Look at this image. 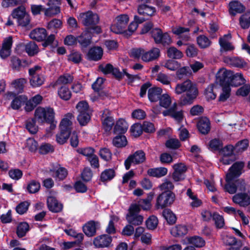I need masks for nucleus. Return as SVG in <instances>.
<instances>
[{
  "instance_id": "obj_55",
  "label": "nucleus",
  "mask_w": 250,
  "mask_h": 250,
  "mask_svg": "<svg viewBox=\"0 0 250 250\" xmlns=\"http://www.w3.org/2000/svg\"><path fill=\"white\" fill-rule=\"evenodd\" d=\"M113 144L118 147L125 146L127 144L126 139L125 136H117L113 139Z\"/></svg>"
},
{
  "instance_id": "obj_27",
  "label": "nucleus",
  "mask_w": 250,
  "mask_h": 250,
  "mask_svg": "<svg viewBox=\"0 0 250 250\" xmlns=\"http://www.w3.org/2000/svg\"><path fill=\"white\" fill-rule=\"evenodd\" d=\"M188 231V228L185 225H179L171 228V234L175 237H181L186 235Z\"/></svg>"
},
{
  "instance_id": "obj_16",
  "label": "nucleus",
  "mask_w": 250,
  "mask_h": 250,
  "mask_svg": "<svg viewBox=\"0 0 250 250\" xmlns=\"http://www.w3.org/2000/svg\"><path fill=\"white\" fill-rule=\"evenodd\" d=\"M233 201L241 207H245L250 205V193H241L235 195L232 198Z\"/></svg>"
},
{
  "instance_id": "obj_23",
  "label": "nucleus",
  "mask_w": 250,
  "mask_h": 250,
  "mask_svg": "<svg viewBox=\"0 0 250 250\" xmlns=\"http://www.w3.org/2000/svg\"><path fill=\"white\" fill-rule=\"evenodd\" d=\"M103 54V51L101 47H94L91 48L87 54V58L93 61H98L101 59Z\"/></svg>"
},
{
  "instance_id": "obj_15",
  "label": "nucleus",
  "mask_w": 250,
  "mask_h": 250,
  "mask_svg": "<svg viewBox=\"0 0 250 250\" xmlns=\"http://www.w3.org/2000/svg\"><path fill=\"white\" fill-rule=\"evenodd\" d=\"M60 1L59 0H50L48 2V8L45 9L44 15L51 17L60 12Z\"/></svg>"
},
{
  "instance_id": "obj_49",
  "label": "nucleus",
  "mask_w": 250,
  "mask_h": 250,
  "mask_svg": "<svg viewBox=\"0 0 250 250\" xmlns=\"http://www.w3.org/2000/svg\"><path fill=\"white\" fill-rule=\"evenodd\" d=\"M163 215L168 224H173L176 222V217L170 209H165L163 211Z\"/></svg>"
},
{
  "instance_id": "obj_39",
  "label": "nucleus",
  "mask_w": 250,
  "mask_h": 250,
  "mask_svg": "<svg viewBox=\"0 0 250 250\" xmlns=\"http://www.w3.org/2000/svg\"><path fill=\"white\" fill-rule=\"evenodd\" d=\"M27 80L24 78H19L14 80L11 83V86L18 92H21Z\"/></svg>"
},
{
  "instance_id": "obj_43",
  "label": "nucleus",
  "mask_w": 250,
  "mask_h": 250,
  "mask_svg": "<svg viewBox=\"0 0 250 250\" xmlns=\"http://www.w3.org/2000/svg\"><path fill=\"white\" fill-rule=\"evenodd\" d=\"M119 218L116 215H111L110 219L106 229V232L108 234H113L116 232L114 223L117 222Z\"/></svg>"
},
{
  "instance_id": "obj_10",
  "label": "nucleus",
  "mask_w": 250,
  "mask_h": 250,
  "mask_svg": "<svg viewBox=\"0 0 250 250\" xmlns=\"http://www.w3.org/2000/svg\"><path fill=\"white\" fill-rule=\"evenodd\" d=\"M146 160V154L142 150L136 151L133 155H130L125 161V166L126 169H129L131 165H137L142 163Z\"/></svg>"
},
{
  "instance_id": "obj_56",
  "label": "nucleus",
  "mask_w": 250,
  "mask_h": 250,
  "mask_svg": "<svg viewBox=\"0 0 250 250\" xmlns=\"http://www.w3.org/2000/svg\"><path fill=\"white\" fill-rule=\"evenodd\" d=\"M67 174V170L65 168L59 167L55 170L53 176L58 178L59 180L64 179Z\"/></svg>"
},
{
  "instance_id": "obj_44",
  "label": "nucleus",
  "mask_w": 250,
  "mask_h": 250,
  "mask_svg": "<svg viewBox=\"0 0 250 250\" xmlns=\"http://www.w3.org/2000/svg\"><path fill=\"white\" fill-rule=\"evenodd\" d=\"M197 42L201 48H206L210 46L211 41L206 36L200 35L197 38Z\"/></svg>"
},
{
  "instance_id": "obj_59",
  "label": "nucleus",
  "mask_w": 250,
  "mask_h": 250,
  "mask_svg": "<svg viewBox=\"0 0 250 250\" xmlns=\"http://www.w3.org/2000/svg\"><path fill=\"white\" fill-rule=\"evenodd\" d=\"M158 223L157 218L153 215L150 216L146 222V227L149 229H154L157 227Z\"/></svg>"
},
{
  "instance_id": "obj_47",
  "label": "nucleus",
  "mask_w": 250,
  "mask_h": 250,
  "mask_svg": "<svg viewBox=\"0 0 250 250\" xmlns=\"http://www.w3.org/2000/svg\"><path fill=\"white\" fill-rule=\"evenodd\" d=\"M25 50L29 56H34L38 53L39 48L34 42H30L25 45Z\"/></svg>"
},
{
  "instance_id": "obj_22",
  "label": "nucleus",
  "mask_w": 250,
  "mask_h": 250,
  "mask_svg": "<svg viewBox=\"0 0 250 250\" xmlns=\"http://www.w3.org/2000/svg\"><path fill=\"white\" fill-rule=\"evenodd\" d=\"M224 62L228 65L238 67H243L246 65L243 60L237 57H225L224 58Z\"/></svg>"
},
{
  "instance_id": "obj_61",
  "label": "nucleus",
  "mask_w": 250,
  "mask_h": 250,
  "mask_svg": "<svg viewBox=\"0 0 250 250\" xmlns=\"http://www.w3.org/2000/svg\"><path fill=\"white\" fill-rule=\"evenodd\" d=\"M76 109L79 113H88L89 111L88 103L85 101L79 102L76 105Z\"/></svg>"
},
{
  "instance_id": "obj_35",
  "label": "nucleus",
  "mask_w": 250,
  "mask_h": 250,
  "mask_svg": "<svg viewBox=\"0 0 250 250\" xmlns=\"http://www.w3.org/2000/svg\"><path fill=\"white\" fill-rule=\"evenodd\" d=\"M27 98L25 95H20L14 98L12 101L11 106L13 109H18L25 103Z\"/></svg>"
},
{
  "instance_id": "obj_3",
  "label": "nucleus",
  "mask_w": 250,
  "mask_h": 250,
  "mask_svg": "<svg viewBox=\"0 0 250 250\" xmlns=\"http://www.w3.org/2000/svg\"><path fill=\"white\" fill-rule=\"evenodd\" d=\"M74 119L72 113H67L63 118L60 125V132L56 135V141L60 144L65 143L72 130V120Z\"/></svg>"
},
{
  "instance_id": "obj_42",
  "label": "nucleus",
  "mask_w": 250,
  "mask_h": 250,
  "mask_svg": "<svg viewBox=\"0 0 250 250\" xmlns=\"http://www.w3.org/2000/svg\"><path fill=\"white\" fill-rule=\"evenodd\" d=\"M222 239L226 245L230 246L229 248L234 246L237 247L235 238L231 235L224 233L222 235Z\"/></svg>"
},
{
  "instance_id": "obj_14",
  "label": "nucleus",
  "mask_w": 250,
  "mask_h": 250,
  "mask_svg": "<svg viewBox=\"0 0 250 250\" xmlns=\"http://www.w3.org/2000/svg\"><path fill=\"white\" fill-rule=\"evenodd\" d=\"M112 242V237L107 234H103L95 237L93 244L96 248H106L109 246Z\"/></svg>"
},
{
  "instance_id": "obj_54",
  "label": "nucleus",
  "mask_w": 250,
  "mask_h": 250,
  "mask_svg": "<svg viewBox=\"0 0 250 250\" xmlns=\"http://www.w3.org/2000/svg\"><path fill=\"white\" fill-rule=\"evenodd\" d=\"M25 147L30 151L35 152L38 149V144L33 138H29L26 140Z\"/></svg>"
},
{
  "instance_id": "obj_1",
  "label": "nucleus",
  "mask_w": 250,
  "mask_h": 250,
  "mask_svg": "<svg viewBox=\"0 0 250 250\" xmlns=\"http://www.w3.org/2000/svg\"><path fill=\"white\" fill-rule=\"evenodd\" d=\"M174 92L177 95L184 94L179 99V104L181 105L191 104L199 95L197 84L190 80L177 83Z\"/></svg>"
},
{
  "instance_id": "obj_37",
  "label": "nucleus",
  "mask_w": 250,
  "mask_h": 250,
  "mask_svg": "<svg viewBox=\"0 0 250 250\" xmlns=\"http://www.w3.org/2000/svg\"><path fill=\"white\" fill-rule=\"evenodd\" d=\"M162 65L170 71L177 70L181 66L180 63L172 60H168L164 61L162 63Z\"/></svg>"
},
{
  "instance_id": "obj_12",
  "label": "nucleus",
  "mask_w": 250,
  "mask_h": 250,
  "mask_svg": "<svg viewBox=\"0 0 250 250\" xmlns=\"http://www.w3.org/2000/svg\"><path fill=\"white\" fill-rule=\"evenodd\" d=\"M244 166V163L238 162L235 163L229 169V172L227 174V180H233L239 176L242 173Z\"/></svg>"
},
{
  "instance_id": "obj_53",
  "label": "nucleus",
  "mask_w": 250,
  "mask_h": 250,
  "mask_svg": "<svg viewBox=\"0 0 250 250\" xmlns=\"http://www.w3.org/2000/svg\"><path fill=\"white\" fill-rule=\"evenodd\" d=\"M29 230V225L26 222L21 223L18 226L17 233L19 237L24 236Z\"/></svg>"
},
{
  "instance_id": "obj_32",
  "label": "nucleus",
  "mask_w": 250,
  "mask_h": 250,
  "mask_svg": "<svg viewBox=\"0 0 250 250\" xmlns=\"http://www.w3.org/2000/svg\"><path fill=\"white\" fill-rule=\"evenodd\" d=\"M177 104L175 103L170 108L171 117L178 123H180L184 119L183 112L182 110H177Z\"/></svg>"
},
{
  "instance_id": "obj_18",
  "label": "nucleus",
  "mask_w": 250,
  "mask_h": 250,
  "mask_svg": "<svg viewBox=\"0 0 250 250\" xmlns=\"http://www.w3.org/2000/svg\"><path fill=\"white\" fill-rule=\"evenodd\" d=\"M12 44V39L11 37H9L4 39L2 48L0 50V56L1 58L5 59L10 55Z\"/></svg>"
},
{
  "instance_id": "obj_21",
  "label": "nucleus",
  "mask_w": 250,
  "mask_h": 250,
  "mask_svg": "<svg viewBox=\"0 0 250 250\" xmlns=\"http://www.w3.org/2000/svg\"><path fill=\"white\" fill-rule=\"evenodd\" d=\"M30 37L37 41H42L47 36L46 30L43 28H38L33 30L30 33Z\"/></svg>"
},
{
  "instance_id": "obj_7",
  "label": "nucleus",
  "mask_w": 250,
  "mask_h": 250,
  "mask_svg": "<svg viewBox=\"0 0 250 250\" xmlns=\"http://www.w3.org/2000/svg\"><path fill=\"white\" fill-rule=\"evenodd\" d=\"M175 194L170 191H164L159 194L156 199V207L163 208L170 206L174 201Z\"/></svg>"
},
{
  "instance_id": "obj_28",
  "label": "nucleus",
  "mask_w": 250,
  "mask_h": 250,
  "mask_svg": "<svg viewBox=\"0 0 250 250\" xmlns=\"http://www.w3.org/2000/svg\"><path fill=\"white\" fill-rule=\"evenodd\" d=\"M222 86V90L220 93L218 100L220 102H224L226 101L230 95V87L226 84H219L216 83Z\"/></svg>"
},
{
  "instance_id": "obj_2",
  "label": "nucleus",
  "mask_w": 250,
  "mask_h": 250,
  "mask_svg": "<svg viewBox=\"0 0 250 250\" xmlns=\"http://www.w3.org/2000/svg\"><path fill=\"white\" fill-rule=\"evenodd\" d=\"M216 82L219 84H226L230 86L236 87L244 84L246 80L240 73L234 74L230 70L225 68L220 69L216 74Z\"/></svg>"
},
{
  "instance_id": "obj_26",
  "label": "nucleus",
  "mask_w": 250,
  "mask_h": 250,
  "mask_svg": "<svg viewBox=\"0 0 250 250\" xmlns=\"http://www.w3.org/2000/svg\"><path fill=\"white\" fill-rule=\"evenodd\" d=\"M199 131L202 134L208 133L210 130V123L208 118L202 117L197 124Z\"/></svg>"
},
{
  "instance_id": "obj_52",
  "label": "nucleus",
  "mask_w": 250,
  "mask_h": 250,
  "mask_svg": "<svg viewBox=\"0 0 250 250\" xmlns=\"http://www.w3.org/2000/svg\"><path fill=\"white\" fill-rule=\"evenodd\" d=\"M41 186L39 182L35 180L31 181L27 185V190L30 193H35L39 191Z\"/></svg>"
},
{
  "instance_id": "obj_60",
  "label": "nucleus",
  "mask_w": 250,
  "mask_h": 250,
  "mask_svg": "<svg viewBox=\"0 0 250 250\" xmlns=\"http://www.w3.org/2000/svg\"><path fill=\"white\" fill-rule=\"evenodd\" d=\"M115 176L114 171L112 169H106L103 171L101 175V179L103 181L111 180Z\"/></svg>"
},
{
  "instance_id": "obj_57",
  "label": "nucleus",
  "mask_w": 250,
  "mask_h": 250,
  "mask_svg": "<svg viewBox=\"0 0 250 250\" xmlns=\"http://www.w3.org/2000/svg\"><path fill=\"white\" fill-rule=\"evenodd\" d=\"M37 122L34 119H32L27 121L26 127L29 132L31 134H35L38 130V127L36 125Z\"/></svg>"
},
{
  "instance_id": "obj_34",
  "label": "nucleus",
  "mask_w": 250,
  "mask_h": 250,
  "mask_svg": "<svg viewBox=\"0 0 250 250\" xmlns=\"http://www.w3.org/2000/svg\"><path fill=\"white\" fill-rule=\"evenodd\" d=\"M167 173V168L160 167L155 168H150L147 170V174L151 176L161 177L166 175Z\"/></svg>"
},
{
  "instance_id": "obj_17",
  "label": "nucleus",
  "mask_w": 250,
  "mask_h": 250,
  "mask_svg": "<svg viewBox=\"0 0 250 250\" xmlns=\"http://www.w3.org/2000/svg\"><path fill=\"white\" fill-rule=\"evenodd\" d=\"M231 38V36L229 33L225 35L223 37L220 38L219 42L221 46L220 51L221 52L230 51L234 49V46L229 42Z\"/></svg>"
},
{
  "instance_id": "obj_45",
  "label": "nucleus",
  "mask_w": 250,
  "mask_h": 250,
  "mask_svg": "<svg viewBox=\"0 0 250 250\" xmlns=\"http://www.w3.org/2000/svg\"><path fill=\"white\" fill-rule=\"evenodd\" d=\"M217 85V84H216V82H215V84H210L206 88L204 94L208 100H212L216 98V95L213 92V89Z\"/></svg>"
},
{
  "instance_id": "obj_40",
  "label": "nucleus",
  "mask_w": 250,
  "mask_h": 250,
  "mask_svg": "<svg viewBox=\"0 0 250 250\" xmlns=\"http://www.w3.org/2000/svg\"><path fill=\"white\" fill-rule=\"evenodd\" d=\"M126 219L128 222L134 225H140L143 222L144 218L138 214L127 215Z\"/></svg>"
},
{
  "instance_id": "obj_64",
  "label": "nucleus",
  "mask_w": 250,
  "mask_h": 250,
  "mask_svg": "<svg viewBox=\"0 0 250 250\" xmlns=\"http://www.w3.org/2000/svg\"><path fill=\"white\" fill-rule=\"evenodd\" d=\"M77 119L81 125H86L90 121V116L88 113H79Z\"/></svg>"
},
{
  "instance_id": "obj_8",
  "label": "nucleus",
  "mask_w": 250,
  "mask_h": 250,
  "mask_svg": "<svg viewBox=\"0 0 250 250\" xmlns=\"http://www.w3.org/2000/svg\"><path fill=\"white\" fill-rule=\"evenodd\" d=\"M128 21L127 15H120L116 18L114 23L111 25L110 30L116 34L123 33Z\"/></svg>"
},
{
  "instance_id": "obj_29",
  "label": "nucleus",
  "mask_w": 250,
  "mask_h": 250,
  "mask_svg": "<svg viewBox=\"0 0 250 250\" xmlns=\"http://www.w3.org/2000/svg\"><path fill=\"white\" fill-rule=\"evenodd\" d=\"M172 31L174 34L180 36V37H184V40L188 41L189 40V29L188 28L177 26L173 28Z\"/></svg>"
},
{
  "instance_id": "obj_5",
  "label": "nucleus",
  "mask_w": 250,
  "mask_h": 250,
  "mask_svg": "<svg viewBox=\"0 0 250 250\" xmlns=\"http://www.w3.org/2000/svg\"><path fill=\"white\" fill-rule=\"evenodd\" d=\"M55 116L54 110L50 107H38L35 111V120L40 124L53 122Z\"/></svg>"
},
{
  "instance_id": "obj_19",
  "label": "nucleus",
  "mask_w": 250,
  "mask_h": 250,
  "mask_svg": "<svg viewBox=\"0 0 250 250\" xmlns=\"http://www.w3.org/2000/svg\"><path fill=\"white\" fill-rule=\"evenodd\" d=\"M99 226V222L90 221L84 225L83 230L87 236H92L96 233V229Z\"/></svg>"
},
{
  "instance_id": "obj_50",
  "label": "nucleus",
  "mask_w": 250,
  "mask_h": 250,
  "mask_svg": "<svg viewBox=\"0 0 250 250\" xmlns=\"http://www.w3.org/2000/svg\"><path fill=\"white\" fill-rule=\"evenodd\" d=\"M187 194L192 200L190 205L192 207L197 208L201 206L202 201L198 199L195 195L193 194L190 188L187 190Z\"/></svg>"
},
{
  "instance_id": "obj_24",
  "label": "nucleus",
  "mask_w": 250,
  "mask_h": 250,
  "mask_svg": "<svg viewBox=\"0 0 250 250\" xmlns=\"http://www.w3.org/2000/svg\"><path fill=\"white\" fill-rule=\"evenodd\" d=\"M47 206L49 209L54 212H58L62 209V205L59 203L54 197H49L47 199Z\"/></svg>"
},
{
  "instance_id": "obj_38",
  "label": "nucleus",
  "mask_w": 250,
  "mask_h": 250,
  "mask_svg": "<svg viewBox=\"0 0 250 250\" xmlns=\"http://www.w3.org/2000/svg\"><path fill=\"white\" fill-rule=\"evenodd\" d=\"M187 240L189 244L197 248L202 247L205 244V240L202 237L197 236L188 237Z\"/></svg>"
},
{
  "instance_id": "obj_20",
  "label": "nucleus",
  "mask_w": 250,
  "mask_h": 250,
  "mask_svg": "<svg viewBox=\"0 0 250 250\" xmlns=\"http://www.w3.org/2000/svg\"><path fill=\"white\" fill-rule=\"evenodd\" d=\"M138 12L140 15L152 17L155 15L156 10L154 7L147 4H140L138 7Z\"/></svg>"
},
{
  "instance_id": "obj_51",
  "label": "nucleus",
  "mask_w": 250,
  "mask_h": 250,
  "mask_svg": "<svg viewBox=\"0 0 250 250\" xmlns=\"http://www.w3.org/2000/svg\"><path fill=\"white\" fill-rule=\"evenodd\" d=\"M239 22L242 28H248L250 26V14L246 13L242 15L240 18Z\"/></svg>"
},
{
  "instance_id": "obj_41",
  "label": "nucleus",
  "mask_w": 250,
  "mask_h": 250,
  "mask_svg": "<svg viewBox=\"0 0 250 250\" xmlns=\"http://www.w3.org/2000/svg\"><path fill=\"white\" fill-rule=\"evenodd\" d=\"M58 94L61 99L67 101L71 97V93L69 88L65 86L61 87L58 91Z\"/></svg>"
},
{
  "instance_id": "obj_30",
  "label": "nucleus",
  "mask_w": 250,
  "mask_h": 250,
  "mask_svg": "<svg viewBox=\"0 0 250 250\" xmlns=\"http://www.w3.org/2000/svg\"><path fill=\"white\" fill-rule=\"evenodd\" d=\"M91 36L87 31H84L80 36L77 37L78 42L82 47H86L90 43Z\"/></svg>"
},
{
  "instance_id": "obj_11",
  "label": "nucleus",
  "mask_w": 250,
  "mask_h": 250,
  "mask_svg": "<svg viewBox=\"0 0 250 250\" xmlns=\"http://www.w3.org/2000/svg\"><path fill=\"white\" fill-rule=\"evenodd\" d=\"M78 18L85 26L95 25L98 23L99 21L98 15L91 11L80 13Z\"/></svg>"
},
{
  "instance_id": "obj_31",
  "label": "nucleus",
  "mask_w": 250,
  "mask_h": 250,
  "mask_svg": "<svg viewBox=\"0 0 250 250\" xmlns=\"http://www.w3.org/2000/svg\"><path fill=\"white\" fill-rule=\"evenodd\" d=\"M244 6L237 1H231L229 4V12L232 16L237 13H241L244 10Z\"/></svg>"
},
{
  "instance_id": "obj_33",
  "label": "nucleus",
  "mask_w": 250,
  "mask_h": 250,
  "mask_svg": "<svg viewBox=\"0 0 250 250\" xmlns=\"http://www.w3.org/2000/svg\"><path fill=\"white\" fill-rule=\"evenodd\" d=\"M128 125L126 121L122 119L117 121L114 127V132L118 134H123L126 131Z\"/></svg>"
},
{
  "instance_id": "obj_36",
  "label": "nucleus",
  "mask_w": 250,
  "mask_h": 250,
  "mask_svg": "<svg viewBox=\"0 0 250 250\" xmlns=\"http://www.w3.org/2000/svg\"><path fill=\"white\" fill-rule=\"evenodd\" d=\"M167 56L173 59H180L183 57V53L176 47L172 46L167 49Z\"/></svg>"
},
{
  "instance_id": "obj_62",
  "label": "nucleus",
  "mask_w": 250,
  "mask_h": 250,
  "mask_svg": "<svg viewBox=\"0 0 250 250\" xmlns=\"http://www.w3.org/2000/svg\"><path fill=\"white\" fill-rule=\"evenodd\" d=\"M99 154L101 158L105 161H108L111 159L112 153L107 148H101Z\"/></svg>"
},
{
  "instance_id": "obj_63",
  "label": "nucleus",
  "mask_w": 250,
  "mask_h": 250,
  "mask_svg": "<svg viewBox=\"0 0 250 250\" xmlns=\"http://www.w3.org/2000/svg\"><path fill=\"white\" fill-rule=\"evenodd\" d=\"M143 126L140 124H135L130 128L131 134L134 137L139 136L143 132Z\"/></svg>"
},
{
  "instance_id": "obj_58",
  "label": "nucleus",
  "mask_w": 250,
  "mask_h": 250,
  "mask_svg": "<svg viewBox=\"0 0 250 250\" xmlns=\"http://www.w3.org/2000/svg\"><path fill=\"white\" fill-rule=\"evenodd\" d=\"M213 220L215 222V225L218 229L222 228L224 225V219L222 216L220 215L217 213H213Z\"/></svg>"
},
{
  "instance_id": "obj_9",
  "label": "nucleus",
  "mask_w": 250,
  "mask_h": 250,
  "mask_svg": "<svg viewBox=\"0 0 250 250\" xmlns=\"http://www.w3.org/2000/svg\"><path fill=\"white\" fill-rule=\"evenodd\" d=\"M152 38L156 43H162L164 45H169L172 40L167 33H163L161 29L156 28L151 31Z\"/></svg>"
},
{
  "instance_id": "obj_46",
  "label": "nucleus",
  "mask_w": 250,
  "mask_h": 250,
  "mask_svg": "<svg viewBox=\"0 0 250 250\" xmlns=\"http://www.w3.org/2000/svg\"><path fill=\"white\" fill-rule=\"evenodd\" d=\"M27 14L25 11V9L23 6H19L13 10L11 16L14 19H16L17 21L21 19L24 15Z\"/></svg>"
},
{
  "instance_id": "obj_13",
  "label": "nucleus",
  "mask_w": 250,
  "mask_h": 250,
  "mask_svg": "<svg viewBox=\"0 0 250 250\" xmlns=\"http://www.w3.org/2000/svg\"><path fill=\"white\" fill-rule=\"evenodd\" d=\"M101 120L104 130L106 131H110L114 124V120L109 110L105 109L103 110Z\"/></svg>"
},
{
  "instance_id": "obj_6",
  "label": "nucleus",
  "mask_w": 250,
  "mask_h": 250,
  "mask_svg": "<svg viewBox=\"0 0 250 250\" xmlns=\"http://www.w3.org/2000/svg\"><path fill=\"white\" fill-rule=\"evenodd\" d=\"M42 68L36 65L29 69V83L33 88L39 87L45 82V77L42 73Z\"/></svg>"
},
{
  "instance_id": "obj_48",
  "label": "nucleus",
  "mask_w": 250,
  "mask_h": 250,
  "mask_svg": "<svg viewBox=\"0 0 250 250\" xmlns=\"http://www.w3.org/2000/svg\"><path fill=\"white\" fill-rule=\"evenodd\" d=\"M159 100L160 106L165 108H168L171 104V98L168 94L161 95Z\"/></svg>"
},
{
  "instance_id": "obj_4",
  "label": "nucleus",
  "mask_w": 250,
  "mask_h": 250,
  "mask_svg": "<svg viewBox=\"0 0 250 250\" xmlns=\"http://www.w3.org/2000/svg\"><path fill=\"white\" fill-rule=\"evenodd\" d=\"M160 55V49L153 47L146 51L143 48L133 49L131 51V56L137 59H141L143 62H148L157 60Z\"/></svg>"
},
{
  "instance_id": "obj_25",
  "label": "nucleus",
  "mask_w": 250,
  "mask_h": 250,
  "mask_svg": "<svg viewBox=\"0 0 250 250\" xmlns=\"http://www.w3.org/2000/svg\"><path fill=\"white\" fill-rule=\"evenodd\" d=\"M162 93V89L160 87H152L148 89V97L151 102H157Z\"/></svg>"
}]
</instances>
